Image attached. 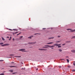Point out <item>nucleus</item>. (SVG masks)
Wrapping results in <instances>:
<instances>
[{
  "label": "nucleus",
  "mask_w": 75,
  "mask_h": 75,
  "mask_svg": "<svg viewBox=\"0 0 75 75\" xmlns=\"http://www.w3.org/2000/svg\"><path fill=\"white\" fill-rule=\"evenodd\" d=\"M10 72H13V70H10Z\"/></svg>",
  "instance_id": "obj_12"
},
{
  "label": "nucleus",
  "mask_w": 75,
  "mask_h": 75,
  "mask_svg": "<svg viewBox=\"0 0 75 75\" xmlns=\"http://www.w3.org/2000/svg\"><path fill=\"white\" fill-rule=\"evenodd\" d=\"M9 40H10V39H9Z\"/></svg>",
  "instance_id": "obj_55"
},
{
  "label": "nucleus",
  "mask_w": 75,
  "mask_h": 75,
  "mask_svg": "<svg viewBox=\"0 0 75 75\" xmlns=\"http://www.w3.org/2000/svg\"><path fill=\"white\" fill-rule=\"evenodd\" d=\"M70 31L71 32H75V29H74V30H72L71 29V30H70Z\"/></svg>",
  "instance_id": "obj_6"
},
{
  "label": "nucleus",
  "mask_w": 75,
  "mask_h": 75,
  "mask_svg": "<svg viewBox=\"0 0 75 75\" xmlns=\"http://www.w3.org/2000/svg\"><path fill=\"white\" fill-rule=\"evenodd\" d=\"M10 38H11V37H10Z\"/></svg>",
  "instance_id": "obj_47"
},
{
  "label": "nucleus",
  "mask_w": 75,
  "mask_h": 75,
  "mask_svg": "<svg viewBox=\"0 0 75 75\" xmlns=\"http://www.w3.org/2000/svg\"><path fill=\"white\" fill-rule=\"evenodd\" d=\"M13 74H16V73H12Z\"/></svg>",
  "instance_id": "obj_41"
},
{
  "label": "nucleus",
  "mask_w": 75,
  "mask_h": 75,
  "mask_svg": "<svg viewBox=\"0 0 75 75\" xmlns=\"http://www.w3.org/2000/svg\"><path fill=\"white\" fill-rule=\"evenodd\" d=\"M23 38V36H21L20 37V38Z\"/></svg>",
  "instance_id": "obj_31"
},
{
  "label": "nucleus",
  "mask_w": 75,
  "mask_h": 75,
  "mask_svg": "<svg viewBox=\"0 0 75 75\" xmlns=\"http://www.w3.org/2000/svg\"><path fill=\"white\" fill-rule=\"evenodd\" d=\"M10 30L11 31H12V30H11V29H10Z\"/></svg>",
  "instance_id": "obj_44"
},
{
  "label": "nucleus",
  "mask_w": 75,
  "mask_h": 75,
  "mask_svg": "<svg viewBox=\"0 0 75 75\" xmlns=\"http://www.w3.org/2000/svg\"><path fill=\"white\" fill-rule=\"evenodd\" d=\"M14 62H11V64H14Z\"/></svg>",
  "instance_id": "obj_38"
},
{
  "label": "nucleus",
  "mask_w": 75,
  "mask_h": 75,
  "mask_svg": "<svg viewBox=\"0 0 75 75\" xmlns=\"http://www.w3.org/2000/svg\"><path fill=\"white\" fill-rule=\"evenodd\" d=\"M10 67L11 68H12L13 67H16L14 66H11Z\"/></svg>",
  "instance_id": "obj_14"
},
{
  "label": "nucleus",
  "mask_w": 75,
  "mask_h": 75,
  "mask_svg": "<svg viewBox=\"0 0 75 75\" xmlns=\"http://www.w3.org/2000/svg\"><path fill=\"white\" fill-rule=\"evenodd\" d=\"M46 28H42V30H46Z\"/></svg>",
  "instance_id": "obj_30"
},
{
  "label": "nucleus",
  "mask_w": 75,
  "mask_h": 75,
  "mask_svg": "<svg viewBox=\"0 0 75 75\" xmlns=\"http://www.w3.org/2000/svg\"><path fill=\"white\" fill-rule=\"evenodd\" d=\"M51 49H54V48L53 47L52 48H51Z\"/></svg>",
  "instance_id": "obj_50"
},
{
  "label": "nucleus",
  "mask_w": 75,
  "mask_h": 75,
  "mask_svg": "<svg viewBox=\"0 0 75 75\" xmlns=\"http://www.w3.org/2000/svg\"><path fill=\"white\" fill-rule=\"evenodd\" d=\"M2 40H3V41H4V40H5L4 39V38H3V37H2Z\"/></svg>",
  "instance_id": "obj_13"
},
{
  "label": "nucleus",
  "mask_w": 75,
  "mask_h": 75,
  "mask_svg": "<svg viewBox=\"0 0 75 75\" xmlns=\"http://www.w3.org/2000/svg\"><path fill=\"white\" fill-rule=\"evenodd\" d=\"M59 45H61V44H57V45L56 46H59Z\"/></svg>",
  "instance_id": "obj_23"
},
{
  "label": "nucleus",
  "mask_w": 75,
  "mask_h": 75,
  "mask_svg": "<svg viewBox=\"0 0 75 75\" xmlns=\"http://www.w3.org/2000/svg\"><path fill=\"white\" fill-rule=\"evenodd\" d=\"M28 38H29V39H31V37L30 36V37H29Z\"/></svg>",
  "instance_id": "obj_18"
},
{
  "label": "nucleus",
  "mask_w": 75,
  "mask_h": 75,
  "mask_svg": "<svg viewBox=\"0 0 75 75\" xmlns=\"http://www.w3.org/2000/svg\"><path fill=\"white\" fill-rule=\"evenodd\" d=\"M59 68H61V66H59Z\"/></svg>",
  "instance_id": "obj_40"
},
{
  "label": "nucleus",
  "mask_w": 75,
  "mask_h": 75,
  "mask_svg": "<svg viewBox=\"0 0 75 75\" xmlns=\"http://www.w3.org/2000/svg\"><path fill=\"white\" fill-rule=\"evenodd\" d=\"M14 38H13V41H14Z\"/></svg>",
  "instance_id": "obj_37"
},
{
  "label": "nucleus",
  "mask_w": 75,
  "mask_h": 75,
  "mask_svg": "<svg viewBox=\"0 0 75 75\" xmlns=\"http://www.w3.org/2000/svg\"><path fill=\"white\" fill-rule=\"evenodd\" d=\"M35 43H36V42H34L31 43L29 42L28 43V44H35Z\"/></svg>",
  "instance_id": "obj_4"
},
{
  "label": "nucleus",
  "mask_w": 75,
  "mask_h": 75,
  "mask_svg": "<svg viewBox=\"0 0 75 75\" xmlns=\"http://www.w3.org/2000/svg\"><path fill=\"white\" fill-rule=\"evenodd\" d=\"M15 57H17L18 58H20V57H21V56H16Z\"/></svg>",
  "instance_id": "obj_11"
},
{
  "label": "nucleus",
  "mask_w": 75,
  "mask_h": 75,
  "mask_svg": "<svg viewBox=\"0 0 75 75\" xmlns=\"http://www.w3.org/2000/svg\"><path fill=\"white\" fill-rule=\"evenodd\" d=\"M73 38H75V36H73Z\"/></svg>",
  "instance_id": "obj_43"
},
{
  "label": "nucleus",
  "mask_w": 75,
  "mask_h": 75,
  "mask_svg": "<svg viewBox=\"0 0 75 75\" xmlns=\"http://www.w3.org/2000/svg\"><path fill=\"white\" fill-rule=\"evenodd\" d=\"M57 45H58L57 44H54V46H56V47H57L58 46H57Z\"/></svg>",
  "instance_id": "obj_10"
},
{
  "label": "nucleus",
  "mask_w": 75,
  "mask_h": 75,
  "mask_svg": "<svg viewBox=\"0 0 75 75\" xmlns=\"http://www.w3.org/2000/svg\"><path fill=\"white\" fill-rule=\"evenodd\" d=\"M66 58H68V56H66Z\"/></svg>",
  "instance_id": "obj_45"
},
{
  "label": "nucleus",
  "mask_w": 75,
  "mask_h": 75,
  "mask_svg": "<svg viewBox=\"0 0 75 75\" xmlns=\"http://www.w3.org/2000/svg\"><path fill=\"white\" fill-rule=\"evenodd\" d=\"M59 51H60V52H62V50H61V49H59Z\"/></svg>",
  "instance_id": "obj_20"
},
{
  "label": "nucleus",
  "mask_w": 75,
  "mask_h": 75,
  "mask_svg": "<svg viewBox=\"0 0 75 75\" xmlns=\"http://www.w3.org/2000/svg\"><path fill=\"white\" fill-rule=\"evenodd\" d=\"M42 47V48H45V47Z\"/></svg>",
  "instance_id": "obj_51"
},
{
  "label": "nucleus",
  "mask_w": 75,
  "mask_h": 75,
  "mask_svg": "<svg viewBox=\"0 0 75 75\" xmlns=\"http://www.w3.org/2000/svg\"><path fill=\"white\" fill-rule=\"evenodd\" d=\"M13 30H14V31H16V29H13Z\"/></svg>",
  "instance_id": "obj_36"
},
{
  "label": "nucleus",
  "mask_w": 75,
  "mask_h": 75,
  "mask_svg": "<svg viewBox=\"0 0 75 75\" xmlns=\"http://www.w3.org/2000/svg\"><path fill=\"white\" fill-rule=\"evenodd\" d=\"M65 44H62V45H65Z\"/></svg>",
  "instance_id": "obj_33"
},
{
  "label": "nucleus",
  "mask_w": 75,
  "mask_h": 75,
  "mask_svg": "<svg viewBox=\"0 0 75 75\" xmlns=\"http://www.w3.org/2000/svg\"><path fill=\"white\" fill-rule=\"evenodd\" d=\"M0 61H1V62H2V61H4V60H0Z\"/></svg>",
  "instance_id": "obj_28"
},
{
  "label": "nucleus",
  "mask_w": 75,
  "mask_h": 75,
  "mask_svg": "<svg viewBox=\"0 0 75 75\" xmlns=\"http://www.w3.org/2000/svg\"><path fill=\"white\" fill-rule=\"evenodd\" d=\"M39 50H40L41 51H44V50H47V49H39Z\"/></svg>",
  "instance_id": "obj_5"
},
{
  "label": "nucleus",
  "mask_w": 75,
  "mask_h": 75,
  "mask_svg": "<svg viewBox=\"0 0 75 75\" xmlns=\"http://www.w3.org/2000/svg\"><path fill=\"white\" fill-rule=\"evenodd\" d=\"M75 71V70H73L72 71V72H74V71Z\"/></svg>",
  "instance_id": "obj_34"
},
{
  "label": "nucleus",
  "mask_w": 75,
  "mask_h": 75,
  "mask_svg": "<svg viewBox=\"0 0 75 75\" xmlns=\"http://www.w3.org/2000/svg\"><path fill=\"white\" fill-rule=\"evenodd\" d=\"M9 30H10V29H9Z\"/></svg>",
  "instance_id": "obj_54"
},
{
  "label": "nucleus",
  "mask_w": 75,
  "mask_h": 75,
  "mask_svg": "<svg viewBox=\"0 0 75 75\" xmlns=\"http://www.w3.org/2000/svg\"><path fill=\"white\" fill-rule=\"evenodd\" d=\"M18 32H16L15 33H14V34H17V33H18Z\"/></svg>",
  "instance_id": "obj_29"
},
{
  "label": "nucleus",
  "mask_w": 75,
  "mask_h": 75,
  "mask_svg": "<svg viewBox=\"0 0 75 75\" xmlns=\"http://www.w3.org/2000/svg\"><path fill=\"white\" fill-rule=\"evenodd\" d=\"M72 38H71V39H72Z\"/></svg>",
  "instance_id": "obj_53"
},
{
  "label": "nucleus",
  "mask_w": 75,
  "mask_h": 75,
  "mask_svg": "<svg viewBox=\"0 0 75 75\" xmlns=\"http://www.w3.org/2000/svg\"><path fill=\"white\" fill-rule=\"evenodd\" d=\"M67 62L68 63H69V60L68 59H67Z\"/></svg>",
  "instance_id": "obj_16"
},
{
  "label": "nucleus",
  "mask_w": 75,
  "mask_h": 75,
  "mask_svg": "<svg viewBox=\"0 0 75 75\" xmlns=\"http://www.w3.org/2000/svg\"><path fill=\"white\" fill-rule=\"evenodd\" d=\"M36 34H40V33H35V34H34V35H36Z\"/></svg>",
  "instance_id": "obj_22"
},
{
  "label": "nucleus",
  "mask_w": 75,
  "mask_h": 75,
  "mask_svg": "<svg viewBox=\"0 0 75 75\" xmlns=\"http://www.w3.org/2000/svg\"><path fill=\"white\" fill-rule=\"evenodd\" d=\"M21 64H23V62H21Z\"/></svg>",
  "instance_id": "obj_48"
},
{
  "label": "nucleus",
  "mask_w": 75,
  "mask_h": 75,
  "mask_svg": "<svg viewBox=\"0 0 75 75\" xmlns=\"http://www.w3.org/2000/svg\"><path fill=\"white\" fill-rule=\"evenodd\" d=\"M53 42H50V43H48L47 44H53Z\"/></svg>",
  "instance_id": "obj_8"
},
{
  "label": "nucleus",
  "mask_w": 75,
  "mask_h": 75,
  "mask_svg": "<svg viewBox=\"0 0 75 75\" xmlns=\"http://www.w3.org/2000/svg\"><path fill=\"white\" fill-rule=\"evenodd\" d=\"M45 48H48V46H45Z\"/></svg>",
  "instance_id": "obj_24"
},
{
  "label": "nucleus",
  "mask_w": 75,
  "mask_h": 75,
  "mask_svg": "<svg viewBox=\"0 0 75 75\" xmlns=\"http://www.w3.org/2000/svg\"><path fill=\"white\" fill-rule=\"evenodd\" d=\"M9 45V44H6L4 45H1V47H4L5 46H8Z\"/></svg>",
  "instance_id": "obj_1"
},
{
  "label": "nucleus",
  "mask_w": 75,
  "mask_h": 75,
  "mask_svg": "<svg viewBox=\"0 0 75 75\" xmlns=\"http://www.w3.org/2000/svg\"><path fill=\"white\" fill-rule=\"evenodd\" d=\"M4 75V73H1V74H0V75Z\"/></svg>",
  "instance_id": "obj_19"
},
{
  "label": "nucleus",
  "mask_w": 75,
  "mask_h": 75,
  "mask_svg": "<svg viewBox=\"0 0 75 75\" xmlns=\"http://www.w3.org/2000/svg\"><path fill=\"white\" fill-rule=\"evenodd\" d=\"M21 34V33H19V34H17V35H19V34Z\"/></svg>",
  "instance_id": "obj_27"
},
{
  "label": "nucleus",
  "mask_w": 75,
  "mask_h": 75,
  "mask_svg": "<svg viewBox=\"0 0 75 75\" xmlns=\"http://www.w3.org/2000/svg\"><path fill=\"white\" fill-rule=\"evenodd\" d=\"M7 38H9V37H7Z\"/></svg>",
  "instance_id": "obj_46"
},
{
  "label": "nucleus",
  "mask_w": 75,
  "mask_h": 75,
  "mask_svg": "<svg viewBox=\"0 0 75 75\" xmlns=\"http://www.w3.org/2000/svg\"><path fill=\"white\" fill-rule=\"evenodd\" d=\"M12 57H10V58H12Z\"/></svg>",
  "instance_id": "obj_52"
},
{
  "label": "nucleus",
  "mask_w": 75,
  "mask_h": 75,
  "mask_svg": "<svg viewBox=\"0 0 75 75\" xmlns=\"http://www.w3.org/2000/svg\"><path fill=\"white\" fill-rule=\"evenodd\" d=\"M71 30V29H67V31H68L69 30Z\"/></svg>",
  "instance_id": "obj_21"
},
{
  "label": "nucleus",
  "mask_w": 75,
  "mask_h": 75,
  "mask_svg": "<svg viewBox=\"0 0 75 75\" xmlns=\"http://www.w3.org/2000/svg\"><path fill=\"white\" fill-rule=\"evenodd\" d=\"M61 47V46H58V48H60Z\"/></svg>",
  "instance_id": "obj_25"
},
{
  "label": "nucleus",
  "mask_w": 75,
  "mask_h": 75,
  "mask_svg": "<svg viewBox=\"0 0 75 75\" xmlns=\"http://www.w3.org/2000/svg\"><path fill=\"white\" fill-rule=\"evenodd\" d=\"M2 44H4V43H0V45H2Z\"/></svg>",
  "instance_id": "obj_17"
},
{
  "label": "nucleus",
  "mask_w": 75,
  "mask_h": 75,
  "mask_svg": "<svg viewBox=\"0 0 75 75\" xmlns=\"http://www.w3.org/2000/svg\"><path fill=\"white\" fill-rule=\"evenodd\" d=\"M25 49H21L19 50V51H22V52H26V51H25Z\"/></svg>",
  "instance_id": "obj_3"
},
{
  "label": "nucleus",
  "mask_w": 75,
  "mask_h": 75,
  "mask_svg": "<svg viewBox=\"0 0 75 75\" xmlns=\"http://www.w3.org/2000/svg\"><path fill=\"white\" fill-rule=\"evenodd\" d=\"M61 42V41H58L57 42Z\"/></svg>",
  "instance_id": "obj_26"
},
{
  "label": "nucleus",
  "mask_w": 75,
  "mask_h": 75,
  "mask_svg": "<svg viewBox=\"0 0 75 75\" xmlns=\"http://www.w3.org/2000/svg\"><path fill=\"white\" fill-rule=\"evenodd\" d=\"M54 38V37L53 38H49L48 39V40H50V39Z\"/></svg>",
  "instance_id": "obj_9"
},
{
  "label": "nucleus",
  "mask_w": 75,
  "mask_h": 75,
  "mask_svg": "<svg viewBox=\"0 0 75 75\" xmlns=\"http://www.w3.org/2000/svg\"><path fill=\"white\" fill-rule=\"evenodd\" d=\"M71 42V41H68L66 42L68 43V42Z\"/></svg>",
  "instance_id": "obj_15"
},
{
  "label": "nucleus",
  "mask_w": 75,
  "mask_h": 75,
  "mask_svg": "<svg viewBox=\"0 0 75 75\" xmlns=\"http://www.w3.org/2000/svg\"><path fill=\"white\" fill-rule=\"evenodd\" d=\"M73 65H74V66H75V63H74Z\"/></svg>",
  "instance_id": "obj_39"
},
{
  "label": "nucleus",
  "mask_w": 75,
  "mask_h": 75,
  "mask_svg": "<svg viewBox=\"0 0 75 75\" xmlns=\"http://www.w3.org/2000/svg\"><path fill=\"white\" fill-rule=\"evenodd\" d=\"M10 55V56H13V54H11V55Z\"/></svg>",
  "instance_id": "obj_35"
},
{
  "label": "nucleus",
  "mask_w": 75,
  "mask_h": 75,
  "mask_svg": "<svg viewBox=\"0 0 75 75\" xmlns=\"http://www.w3.org/2000/svg\"><path fill=\"white\" fill-rule=\"evenodd\" d=\"M36 70H38V68H37V69H36Z\"/></svg>",
  "instance_id": "obj_49"
},
{
  "label": "nucleus",
  "mask_w": 75,
  "mask_h": 75,
  "mask_svg": "<svg viewBox=\"0 0 75 75\" xmlns=\"http://www.w3.org/2000/svg\"><path fill=\"white\" fill-rule=\"evenodd\" d=\"M71 52L73 53H75V50H72L71 51Z\"/></svg>",
  "instance_id": "obj_7"
},
{
  "label": "nucleus",
  "mask_w": 75,
  "mask_h": 75,
  "mask_svg": "<svg viewBox=\"0 0 75 75\" xmlns=\"http://www.w3.org/2000/svg\"><path fill=\"white\" fill-rule=\"evenodd\" d=\"M30 37H33V36H31Z\"/></svg>",
  "instance_id": "obj_42"
},
{
  "label": "nucleus",
  "mask_w": 75,
  "mask_h": 75,
  "mask_svg": "<svg viewBox=\"0 0 75 75\" xmlns=\"http://www.w3.org/2000/svg\"><path fill=\"white\" fill-rule=\"evenodd\" d=\"M57 37H58V38L61 37V36H57Z\"/></svg>",
  "instance_id": "obj_32"
},
{
  "label": "nucleus",
  "mask_w": 75,
  "mask_h": 75,
  "mask_svg": "<svg viewBox=\"0 0 75 75\" xmlns=\"http://www.w3.org/2000/svg\"><path fill=\"white\" fill-rule=\"evenodd\" d=\"M45 47H50V48H51L52 47H55V46L54 45L50 46L49 45H46L45 46Z\"/></svg>",
  "instance_id": "obj_2"
}]
</instances>
